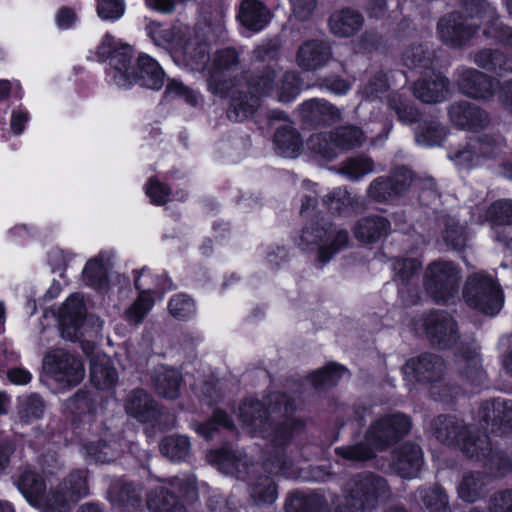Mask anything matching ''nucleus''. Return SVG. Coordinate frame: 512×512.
I'll return each mask as SVG.
<instances>
[{
    "label": "nucleus",
    "mask_w": 512,
    "mask_h": 512,
    "mask_svg": "<svg viewBox=\"0 0 512 512\" xmlns=\"http://www.w3.org/2000/svg\"><path fill=\"white\" fill-rule=\"evenodd\" d=\"M480 27L487 40L512 48V27L500 21L496 8L487 0H467L465 16L451 14L443 17L438 23V34L445 43L460 47L472 39Z\"/></svg>",
    "instance_id": "obj_2"
},
{
    "label": "nucleus",
    "mask_w": 512,
    "mask_h": 512,
    "mask_svg": "<svg viewBox=\"0 0 512 512\" xmlns=\"http://www.w3.org/2000/svg\"><path fill=\"white\" fill-rule=\"evenodd\" d=\"M115 252L111 249L101 250L96 256L90 258L83 270V282L103 294L111 291L109 270L114 265Z\"/></svg>",
    "instance_id": "obj_16"
},
{
    "label": "nucleus",
    "mask_w": 512,
    "mask_h": 512,
    "mask_svg": "<svg viewBox=\"0 0 512 512\" xmlns=\"http://www.w3.org/2000/svg\"><path fill=\"white\" fill-rule=\"evenodd\" d=\"M431 430L440 442L459 446L471 458L489 457L492 452L486 433L474 434L472 427H465L456 417L438 416L432 421Z\"/></svg>",
    "instance_id": "obj_6"
},
{
    "label": "nucleus",
    "mask_w": 512,
    "mask_h": 512,
    "mask_svg": "<svg viewBox=\"0 0 512 512\" xmlns=\"http://www.w3.org/2000/svg\"><path fill=\"white\" fill-rule=\"evenodd\" d=\"M449 81L434 70L425 71V75L414 85V95L424 103H438L449 95Z\"/></svg>",
    "instance_id": "obj_23"
},
{
    "label": "nucleus",
    "mask_w": 512,
    "mask_h": 512,
    "mask_svg": "<svg viewBox=\"0 0 512 512\" xmlns=\"http://www.w3.org/2000/svg\"><path fill=\"white\" fill-rule=\"evenodd\" d=\"M498 82L473 68H459L456 71V85L468 97L486 99L494 94Z\"/></svg>",
    "instance_id": "obj_19"
},
{
    "label": "nucleus",
    "mask_w": 512,
    "mask_h": 512,
    "mask_svg": "<svg viewBox=\"0 0 512 512\" xmlns=\"http://www.w3.org/2000/svg\"><path fill=\"white\" fill-rule=\"evenodd\" d=\"M448 115L451 123L462 130L477 132L490 123L489 115L484 110L466 101L453 103Z\"/></svg>",
    "instance_id": "obj_21"
},
{
    "label": "nucleus",
    "mask_w": 512,
    "mask_h": 512,
    "mask_svg": "<svg viewBox=\"0 0 512 512\" xmlns=\"http://www.w3.org/2000/svg\"><path fill=\"white\" fill-rule=\"evenodd\" d=\"M505 141L499 134L484 135L449 151L448 157L463 169L492 167L501 160Z\"/></svg>",
    "instance_id": "obj_7"
},
{
    "label": "nucleus",
    "mask_w": 512,
    "mask_h": 512,
    "mask_svg": "<svg viewBox=\"0 0 512 512\" xmlns=\"http://www.w3.org/2000/svg\"><path fill=\"white\" fill-rule=\"evenodd\" d=\"M110 500L118 505L134 506L140 500V489L132 483L115 484L110 489Z\"/></svg>",
    "instance_id": "obj_53"
},
{
    "label": "nucleus",
    "mask_w": 512,
    "mask_h": 512,
    "mask_svg": "<svg viewBox=\"0 0 512 512\" xmlns=\"http://www.w3.org/2000/svg\"><path fill=\"white\" fill-rule=\"evenodd\" d=\"M42 399L35 394L19 398L18 413L21 420L28 423L32 420L38 419L43 413Z\"/></svg>",
    "instance_id": "obj_57"
},
{
    "label": "nucleus",
    "mask_w": 512,
    "mask_h": 512,
    "mask_svg": "<svg viewBox=\"0 0 512 512\" xmlns=\"http://www.w3.org/2000/svg\"><path fill=\"white\" fill-rule=\"evenodd\" d=\"M237 17L241 25L252 32L261 31L270 21L268 9L259 0H243Z\"/></svg>",
    "instance_id": "obj_28"
},
{
    "label": "nucleus",
    "mask_w": 512,
    "mask_h": 512,
    "mask_svg": "<svg viewBox=\"0 0 512 512\" xmlns=\"http://www.w3.org/2000/svg\"><path fill=\"white\" fill-rule=\"evenodd\" d=\"M178 492L186 502L197 499V487L194 476L174 477L151 491L147 498V507L151 512H186L185 505L175 496Z\"/></svg>",
    "instance_id": "obj_9"
},
{
    "label": "nucleus",
    "mask_w": 512,
    "mask_h": 512,
    "mask_svg": "<svg viewBox=\"0 0 512 512\" xmlns=\"http://www.w3.org/2000/svg\"><path fill=\"white\" fill-rule=\"evenodd\" d=\"M410 420L401 413L386 415L375 420L369 427L363 442L335 448V454L346 461H366L386 449L394 441L406 435Z\"/></svg>",
    "instance_id": "obj_4"
},
{
    "label": "nucleus",
    "mask_w": 512,
    "mask_h": 512,
    "mask_svg": "<svg viewBox=\"0 0 512 512\" xmlns=\"http://www.w3.org/2000/svg\"><path fill=\"white\" fill-rule=\"evenodd\" d=\"M363 17L357 11L344 9L335 12L329 20L330 30L334 35L349 37L360 29Z\"/></svg>",
    "instance_id": "obj_37"
},
{
    "label": "nucleus",
    "mask_w": 512,
    "mask_h": 512,
    "mask_svg": "<svg viewBox=\"0 0 512 512\" xmlns=\"http://www.w3.org/2000/svg\"><path fill=\"white\" fill-rule=\"evenodd\" d=\"M473 61L477 66L499 75L512 72V56L499 50H480Z\"/></svg>",
    "instance_id": "obj_36"
},
{
    "label": "nucleus",
    "mask_w": 512,
    "mask_h": 512,
    "mask_svg": "<svg viewBox=\"0 0 512 512\" xmlns=\"http://www.w3.org/2000/svg\"><path fill=\"white\" fill-rule=\"evenodd\" d=\"M389 106L395 110L399 120L403 123H412L418 118V112L406 104L398 93L389 96Z\"/></svg>",
    "instance_id": "obj_62"
},
{
    "label": "nucleus",
    "mask_w": 512,
    "mask_h": 512,
    "mask_svg": "<svg viewBox=\"0 0 512 512\" xmlns=\"http://www.w3.org/2000/svg\"><path fill=\"white\" fill-rule=\"evenodd\" d=\"M43 369L59 389L78 385L84 378L82 361L64 349H53L44 356Z\"/></svg>",
    "instance_id": "obj_13"
},
{
    "label": "nucleus",
    "mask_w": 512,
    "mask_h": 512,
    "mask_svg": "<svg viewBox=\"0 0 512 512\" xmlns=\"http://www.w3.org/2000/svg\"><path fill=\"white\" fill-rule=\"evenodd\" d=\"M126 448L130 453H134L137 445L132 442L122 443L115 440H109V444L106 440L103 443L89 441L85 444L87 455L100 463H108L116 459L117 455L124 452Z\"/></svg>",
    "instance_id": "obj_33"
},
{
    "label": "nucleus",
    "mask_w": 512,
    "mask_h": 512,
    "mask_svg": "<svg viewBox=\"0 0 512 512\" xmlns=\"http://www.w3.org/2000/svg\"><path fill=\"white\" fill-rule=\"evenodd\" d=\"M465 302L486 315L497 314L503 305L502 291L493 278L485 273L470 276L463 289Z\"/></svg>",
    "instance_id": "obj_10"
},
{
    "label": "nucleus",
    "mask_w": 512,
    "mask_h": 512,
    "mask_svg": "<svg viewBox=\"0 0 512 512\" xmlns=\"http://www.w3.org/2000/svg\"><path fill=\"white\" fill-rule=\"evenodd\" d=\"M491 512H512V491L495 493L490 499Z\"/></svg>",
    "instance_id": "obj_64"
},
{
    "label": "nucleus",
    "mask_w": 512,
    "mask_h": 512,
    "mask_svg": "<svg viewBox=\"0 0 512 512\" xmlns=\"http://www.w3.org/2000/svg\"><path fill=\"white\" fill-rule=\"evenodd\" d=\"M423 465L422 451L418 445L404 443L395 453L393 466L403 478L417 477Z\"/></svg>",
    "instance_id": "obj_27"
},
{
    "label": "nucleus",
    "mask_w": 512,
    "mask_h": 512,
    "mask_svg": "<svg viewBox=\"0 0 512 512\" xmlns=\"http://www.w3.org/2000/svg\"><path fill=\"white\" fill-rule=\"evenodd\" d=\"M478 417L492 427L512 428V400L496 398L481 404Z\"/></svg>",
    "instance_id": "obj_26"
},
{
    "label": "nucleus",
    "mask_w": 512,
    "mask_h": 512,
    "mask_svg": "<svg viewBox=\"0 0 512 512\" xmlns=\"http://www.w3.org/2000/svg\"><path fill=\"white\" fill-rule=\"evenodd\" d=\"M445 364L437 355L424 353L411 358L403 368L404 377L411 383L433 382L441 378Z\"/></svg>",
    "instance_id": "obj_17"
},
{
    "label": "nucleus",
    "mask_w": 512,
    "mask_h": 512,
    "mask_svg": "<svg viewBox=\"0 0 512 512\" xmlns=\"http://www.w3.org/2000/svg\"><path fill=\"white\" fill-rule=\"evenodd\" d=\"M125 410L131 417L146 422L155 414L154 401L146 391L136 389L127 396Z\"/></svg>",
    "instance_id": "obj_35"
},
{
    "label": "nucleus",
    "mask_w": 512,
    "mask_h": 512,
    "mask_svg": "<svg viewBox=\"0 0 512 512\" xmlns=\"http://www.w3.org/2000/svg\"><path fill=\"white\" fill-rule=\"evenodd\" d=\"M134 285L139 294L154 297L172 289V283L166 275H153L150 270L143 268L134 272Z\"/></svg>",
    "instance_id": "obj_34"
},
{
    "label": "nucleus",
    "mask_w": 512,
    "mask_h": 512,
    "mask_svg": "<svg viewBox=\"0 0 512 512\" xmlns=\"http://www.w3.org/2000/svg\"><path fill=\"white\" fill-rule=\"evenodd\" d=\"M412 183L411 172L404 168H397L390 178L379 177L369 186V196L377 201H387L400 195Z\"/></svg>",
    "instance_id": "obj_22"
},
{
    "label": "nucleus",
    "mask_w": 512,
    "mask_h": 512,
    "mask_svg": "<svg viewBox=\"0 0 512 512\" xmlns=\"http://www.w3.org/2000/svg\"><path fill=\"white\" fill-rule=\"evenodd\" d=\"M274 144L281 156L294 158L300 151L302 141L295 128L291 125H284L276 130Z\"/></svg>",
    "instance_id": "obj_38"
},
{
    "label": "nucleus",
    "mask_w": 512,
    "mask_h": 512,
    "mask_svg": "<svg viewBox=\"0 0 512 512\" xmlns=\"http://www.w3.org/2000/svg\"><path fill=\"white\" fill-rule=\"evenodd\" d=\"M366 140L365 133L358 127L348 125L336 128L330 133L312 135L308 147L326 160L335 159L343 150L360 146Z\"/></svg>",
    "instance_id": "obj_11"
},
{
    "label": "nucleus",
    "mask_w": 512,
    "mask_h": 512,
    "mask_svg": "<svg viewBox=\"0 0 512 512\" xmlns=\"http://www.w3.org/2000/svg\"><path fill=\"white\" fill-rule=\"evenodd\" d=\"M388 83L384 72H377L360 90L362 96L367 100L382 99L387 91Z\"/></svg>",
    "instance_id": "obj_59"
},
{
    "label": "nucleus",
    "mask_w": 512,
    "mask_h": 512,
    "mask_svg": "<svg viewBox=\"0 0 512 512\" xmlns=\"http://www.w3.org/2000/svg\"><path fill=\"white\" fill-rule=\"evenodd\" d=\"M299 113L303 121L313 125H330L340 121V110L323 99H310L301 104Z\"/></svg>",
    "instance_id": "obj_25"
},
{
    "label": "nucleus",
    "mask_w": 512,
    "mask_h": 512,
    "mask_svg": "<svg viewBox=\"0 0 512 512\" xmlns=\"http://www.w3.org/2000/svg\"><path fill=\"white\" fill-rule=\"evenodd\" d=\"M169 313L178 320H188L196 314V305L186 294H176L168 302Z\"/></svg>",
    "instance_id": "obj_52"
},
{
    "label": "nucleus",
    "mask_w": 512,
    "mask_h": 512,
    "mask_svg": "<svg viewBox=\"0 0 512 512\" xmlns=\"http://www.w3.org/2000/svg\"><path fill=\"white\" fill-rule=\"evenodd\" d=\"M90 380L100 390L112 389L117 383V371L106 355H97L91 360Z\"/></svg>",
    "instance_id": "obj_32"
},
{
    "label": "nucleus",
    "mask_w": 512,
    "mask_h": 512,
    "mask_svg": "<svg viewBox=\"0 0 512 512\" xmlns=\"http://www.w3.org/2000/svg\"><path fill=\"white\" fill-rule=\"evenodd\" d=\"M389 231V221L379 215L362 218L354 228L355 237L365 243L377 242L386 237Z\"/></svg>",
    "instance_id": "obj_30"
},
{
    "label": "nucleus",
    "mask_w": 512,
    "mask_h": 512,
    "mask_svg": "<svg viewBox=\"0 0 512 512\" xmlns=\"http://www.w3.org/2000/svg\"><path fill=\"white\" fill-rule=\"evenodd\" d=\"M485 484V477L480 473L465 474L457 487L458 495L466 502H474L481 496Z\"/></svg>",
    "instance_id": "obj_46"
},
{
    "label": "nucleus",
    "mask_w": 512,
    "mask_h": 512,
    "mask_svg": "<svg viewBox=\"0 0 512 512\" xmlns=\"http://www.w3.org/2000/svg\"><path fill=\"white\" fill-rule=\"evenodd\" d=\"M59 485L73 503L87 496L89 493L87 475L84 470L72 471Z\"/></svg>",
    "instance_id": "obj_44"
},
{
    "label": "nucleus",
    "mask_w": 512,
    "mask_h": 512,
    "mask_svg": "<svg viewBox=\"0 0 512 512\" xmlns=\"http://www.w3.org/2000/svg\"><path fill=\"white\" fill-rule=\"evenodd\" d=\"M278 72L271 67H266L255 73L249 81V90L257 99L262 96H270L275 92Z\"/></svg>",
    "instance_id": "obj_39"
},
{
    "label": "nucleus",
    "mask_w": 512,
    "mask_h": 512,
    "mask_svg": "<svg viewBox=\"0 0 512 512\" xmlns=\"http://www.w3.org/2000/svg\"><path fill=\"white\" fill-rule=\"evenodd\" d=\"M322 502V498L318 495L294 493L286 500L285 510L286 512H320Z\"/></svg>",
    "instance_id": "obj_48"
},
{
    "label": "nucleus",
    "mask_w": 512,
    "mask_h": 512,
    "mask_svg": "<svg viewBox=\"0 0 512 512\" xmlns=\"http://www.w3.org/2000/svg\"><path fill=\"white\" fill-rule=\"evenodd\" d=\"M404 65L409 68L421 67L427 69L431 64V59L426 56L422 46L413 47L407 50L403 55Z\"/></svg>",
    "instance_id": "obj_63"
},
{
    "label": "nucleus",
    "mask_w": 512,
    "mask_h": 512,
    "mask_svg": "<svg viewBox=\"0 0 512 512\" xmlns=\"http://www.w3.org/2000/svg\"><path fill=\"white\" fill-rule=\"evenodd\" d=\"M239 55L234 48L218 50L213 58L208 78L209 90L220 96H225L230 88V76L238 70Z\"/></svg>",
    "instance_id": "obj_15"
},
{
    "label": "nucleus",
    "mask_w": 512,
    "mask_h": 512,
    "mask_svg": "<svg viewBox=\"0 0 512 512\" xmlns=\"http://www.w3.org/2000/svg\"><path fill=\"white\" fill-rule=\"evenodd\" d=\"M389 497L390 488L385 479L374 473H361L346 484L345 495L337 498L335 512H364Z\"/></svg>",
    "instance_id": "obj_5"
},
{
    "label": "nucleus",
    "mask_w": 512,
    "mask_h": 512,
    "mask_svg": "<svg viewBox=\"0 0 512 512\" xmlns=\"http://www.w3.org/2000/svg\"><path fill=\"white\" fill-rule=\"evenodd\" d=\"M152 380L160 396L166 399H176L179 396L182 377L178 370L158 366L153 371Z\"/></svg>",
    "instance_id": "obj_31"
},
{
    "label": "nucleus",
    "mask_w": 512,
    "mask_h": 512,
    "mask_svg": "<svg viewBox=\"0 0 512 512\" xmlns=\"http://www.w3.org/2000/svg\"><path fill=\"white\" fill-rule=\"evenodd\" d=\"M348 232L336 227H312L302 231L298 245L308 249L311 245L318 246L317 260L320 263L329 262L332 257L348 245Z\"/></svg>",
    "instance_id": "obj_14"
},
{
    "label": "nucleus",
    "mask_w": 512,
    "mask_h": 512,
    "mask_svg": "<svg viewBox=\"0 0 512 512\" xmlns=\"http://www.w3.org/2000/svg\"><path fill=\"white\" fill-rule=\"evenodd\" d=\"M421 263L416 259H396L393 263L394 281L399 285V293L412 284Z\"/></svg>",
    "instance_id": "obj_43"
},
{
    "label": "nucleus",
    "mask_w": 512,
    "mask_h": 512,
    "mask_svg": "<svg viewBox=\"0 0 512 512\" xmlns=\"http://www.w3.org/2000/svg\"><path fill=\"white\" fill-rule=\"evenodd\" d=\"M484 220L493 225H512V200H498L492 203Z\"/></svg>",
    "instance_id": "obj_54"
},
{
    "label": "nucleus",
    "mask_w": 512,
    "mask_h": 512,
    "mask_svg": "<svg viewBox=\"0 0 512 512\" xmlns=\"http://www.w3.org/2000/svg\"><path fill=\"white\" fill-rule=\"evenodd\" d=\"M455 369L471 385H478L485 378L480 356L475 349L461 351L456 356Z\"/></svg>",
    "instance_id": "obj_29"
},
{
    "label": "nucleus",
    "mask_w": 512,
    "mask_h": 512,
    "mask_svg": "<svg viewBox=\"0 0 512 512\" xmlns=\"http://www.w3.org/2000/svg\"><path fill=\"white\" fill-rule=\"evenodd\" d=\"M183 50L184 59L193 69L202 70L209 61V51L206 42H198L189 40L181 48Z\"/></svg>",
    "instance_id": "obj_49"
},
{
    "label": "nucleus",
    "mask_w": 512,
    "mask_h": 512,
    "mask_svg": "<svg viewBox=\"0 0 512 512\" xmlns=\"http://www.w3.org/2000/svg\"><path fill=\"white\" fill-rule=\"evenodd\" d=\"M347 373L345 367L331 363L322 369L310 374L309 379L315 387H329L336 384L337 380Z\"/></svg>",
    "instance_id": "obj_51"
},
{
    "label": "nucleus",
    "mask_w": 512,
    "mask_h": 512,
    "mask_svg": "<svg viewBox=\"0 0 512 512\" xmlns=\"http://www.w3.org/2000/svg\"><path fill=\"white\" fill-rule=\"evenodd\" d=\"M332 58L330 47L321 40L303 42L296 53L297 65L305 71H315Z\"/></svg>",
    "instance_id": "obj_24"
},
{
    "label": "nucleus",
    "mask_w": 512,
    "mask_h": 512,
    "mask_svg": "<svg viewBox=\"0 0 512 512\" xmlns=\"http://www.w3.org/2000/svg\"><path fill=\"white\" fill-rule=\"evenodd\" d=\"M218 427L232 429L233 423L221 410H215L212 418L206 423H194L192 428L202 437L210 439Z\"/></svg>",
    "instance_id": "obj_56"
},
{
    "label": "nucleus",
    "mask_w": 512,
    "mask_h": 512,
    "mask_svg": "<svg viewBox=\"0 0 512 512\" xmlns=\"http://www.w3.org/2000/svg\"><path fill=\"white\" fill-rule=\"evenodd\" d=\"M424 326L430 341L441 348L452 347L458 339L457 325L445 311L429 314Z\"/></svg>",
    "instance_id": "obj_18"
},
{
    "label": "nucleus",
    "mask_w": 512,
    "mask_h": 512,
    "mask_svg": "<svg viewBox=\"0 0 512 512\" xmlns=\"http://www.w3.org/2000/svg\"><path fill=\"white\" fill-rule=\"evenodd\" d=\"M84 317L85 306L83 296L79 293L72 294L58 312L62 337L71 341L76 340Z\"/></svg>",
    "instance_id": "obj_20"
},
{
    "label": "nucleus",
    "mask_w": 512,
    "mask_h": 512,
    "mask_svg": "<svg viewBox=\"0 0 512 512\" xmlns=\"http://www.w3.org/2000/svg\"><path fill=\"white\" fill-rule=\"evenodd\" d=\"M99 60L108 61L107 78L121 89L138 83L143 87L159 90L164 84L165 73L156 60L147 54L139 55L133 65V49L111 34H106L97 48Z\"/></svg>",
    "instance_id": "obj_3"
},
{
    "label": "nucleus",
    "mask_w": 512,
    "mask_h": 512,
    "mask_svg": "<svg viewBox=\"0 0 512 512\" xmlns=\"http://www.w3.org/2000/svg\"><path fill=\"white\" fill-rule=\"evenodd\" d=\"M155 304V298L146 294H138L134 302L125 309L124 319L133 326L140 325Z\"/></svg>",
    "instance_id": "obj_45"
},
{
    "label": "nucleus",
    "mask_w": 512,
    "mask_h": 512,
    "mask_svg": "<svg viewBox=\"0 0 512 512\" xmlns=\"http://www.w3.org/2000/svg\"><path fill=\"white\" fill-rule=\"evenodd\" d=\"M124 12L123 0H98L97 13L103 20L116 21L124 15Z\"/></svg>",
    "instance_id": "obj_61"
},
{
    "label": "nucleus",
    "mask_w": 512,
    "mask_h": 512,
    "mask_svg": "<svg viewBox=\"0 0 512 512\" xmlns=\"http://www.w3.org/2000/svg\"><path fill=\"white\" fill-rule=\"evenodd\" d=\"M258 105V99L252 95H240L232 99L228 110V117L235 121H241L252 115Z\"/></svg>",
    "instance_id": "obj_55"
},
{
    "label": "nucleus",
    "mask_w": 512,
    "mask_h": 512,
    "mask_svg": "<svg viewBox=\"0 0 512 512\" xmlns=\"http://www.w3.org/2000/svg\"><path fill=\"white\" fill-rule=\"evenodd\" d=\"M17 485L27 502L41 512H70L73 502L60 485L45 493V484L42 478L32 471L24 472Z\"/></svg>",
    "instance_id": "obj_8"
},
{
    "label": "nucleus",
    "mask_w": 512,
    "mask_h": 512,
    "mask_svg": "<svg viewBox=\"0 0 512 512\" xmlns=\"http://www.w3.org/2000/svg\"><path fill=\"white\" fill-rule=\"evenodd\" d=\"M160 450L164 456L174 462L185 461L191 452V444L184 435L168 436L160 444Z\"/></svg>",
    "instance_id": "obj_40"
},
{
    "label": "nucleus",
    "mask_w": 512,
    "mask_h": 512,
    "mask_svg": "<svg viewBox=\"0 0 512 512\" xmlns=\"http://www.w3.org/2000/svg\"><path fill=\"white\" fill-rule=\"evenodd\" d=\"M268 409L261 402L246 399L239 407V419L243 430L251 436H259L270 441L274 449L273 459L264 462L262 469L269 475L262 476L253 469L252 462L242 451H233L227 447L208 453L209 463L215 465L224 474L248 481V493L255 505H271L277 499L276 485L272 475L291 477L292 463L284 453V448L301 429L300 422L289 417L295 409L294 402L285 394L273 393Z\"/></svg>",
    "instance_id": "obj_1"
},
{
    "label": "nucleus",
    "mask_w": 512,
    "mask_h": 512,
    "mask_svg": "<svg viewBox=\"0 0 512 512\" xmlns=\"http://www.w3.org/2000/svg\"><path fill=\"white\" fill-rule=\"evenodd\" d=\"M460 280V270L455 264L436 261L426 268L424 288L436 302L447 303L457 296Z\"/></svg>",
    "instance_id": "obj_12"
},
{
    "label": "nucleus",
    "mask_w": 512,
    "mask_h": 512,
    "mask_svg": "<svg viewBox=\"0 0 512 512\" xmlns=\"http://www.w3.org/2000/svg\"><path fill=\"white\" fill-rule=\"evenodd\" d=\"M373 171L374 164L372 160L361 156L351 157L344 161L338 172L351 181H358Z\"/></svg>",
    "instance_id": "obj_47"
},
{
    "label": "nucleus",
    "mask_w": 512,
    "mask_h": 512,
    "mask_svg": "<svg viewBox=\"0 0 512 512\" xmlns=\"http://www.w3.org/2000/svg\"><path fill=\"white\" fill-rule=\"evenodd\" d=\"M445 225L444 240L455 249L462 248L467 238L466 227L454 219H448Z\"/></svg>",
    "instance_id": "obj_60"
},
{
    "label": "nucleus",
    "mask_w": 512,
    "mask_h": 512,
    "mask_svg": "<svg viewBox=\"0 0 512 512\" xmlns=\"http://www.w3.org/2000/svg\"><path fill=\"white\" fill-rule=\"evenodd\" d=\"M445 136V131L438 123H431L420 127L416 133V142L425 147L439 145Z\"/></svg>",
    "instance_id": "obj_58"
},
{
    "label": "nucleus",
    "mask_w": 512,
    "mask_h": 512,
    "mask_svg": "<svg viewBox=\"0 0 512 512\" xmlns=\"http://www.w3.org/2000/svg\"><path fill=\"white\" fill-rule=\"evenodd\" d=\"M424 506L430 512H450L448 496L438 486L423 488L418 491Z\"/></svg>",
    "instance_id": "obj_50"
},
{
    "label": "nucleus",
    "mask_w": 512,
    "mask_h": 512,
    "mask_svg": "<svg viewBox=\"0 0 512 512\" xmlns=\"http://www.w3.org/2000/svg\"><path fill=\"white\" fill-rule=\"evenodd\" d=\"M279 102L289 103L300 94V80L295 72H278L274 92Z\"/></svg>",
    "instance_id": "obj_42"
},
{
    "label": "nucleus",
    "mask_w": 512,
    "mask_h": 512,
    "mask_svg": "<svg viewBox=\"0 0 512 512\" xmlns=\"http://www.w3.org/2000/svg\"><path fill=\"white\" fill-rule=\"evenodd\" d=\"M147 34L159 47L177 50L180 45L179 29L163 28L159 23L151 21L147 27Z\"/></svg>",
    "instance_id": "obj_41"
}]
</instances>
